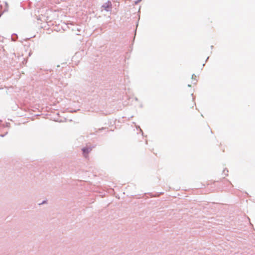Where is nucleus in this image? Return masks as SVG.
<instances>
[{
  "label": "nucleus",
  "mask_w": 255,
  "mask_h": 255,
  "mask_svg": "<svg viewBox=\"0 0 255 255\" xmlns=\"http://www.w3.org/2000/svg\"><path fill=\"white\" fill-rule=\"evenodd\" d=\"M91 150V149H90L89 148H84L83 149V151L84 154H88V152Z\"/></svg>",
  "instance_id": "1"
}]
</instances>
